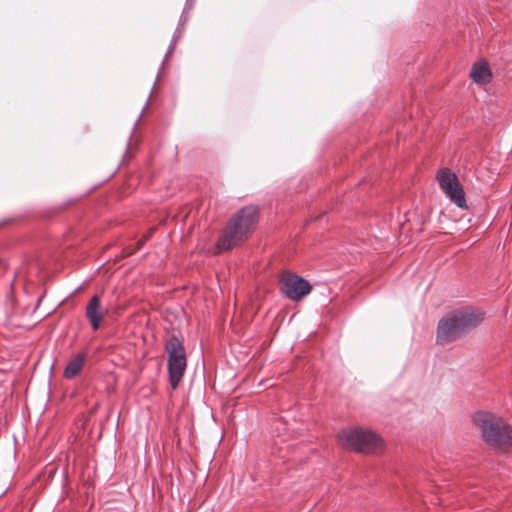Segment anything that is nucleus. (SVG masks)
Listing matches in <instances>:
<instances>
[{
  "label": "nucleus",
  "mask_w": 512,
  "mask_h": 512,
  "mask_svg": "<svg viewBox=\"0 0 512 512\" xmlns=\"http://www.w3.org/2000/svg\"><path fill=\"white\" fill-rule=\"evenodd\" d=\"M257 219V207L247 206L241 209L226 226L218 240V252L227 251L246 239L255 229Z\"/></svg>",
  "instance_id": "f03ea898"
},
{
  "label": "nucleus",
  "mask_w": 512,
  "mask_h": 512,
  "mask_svg": "<svg viewBox=\"0 0 512 512\" xmlns=\"http://www.w3.org/2000/svg\"><path fill=\"white\" fill-rule=\"evenodd\" d=\"M280 288L283 294L293 301L302 299L312 290V286L307 280L292 273L282 274Z\"/></svg>",
  "instance_id": "0eeeda50"
},
{
  "label": "nucleus",
  "mask_w": 512,
  "mask_h": 512,
  "mask_svg": "<svg viewBox=\"0 0 512 512\" xmlns=\"http://www.w3.org/2000/svg\"><path fill=\"white\" fill-rule=\"evenodd\" d=\"M339 444L349 450L377 453L382 449V440L377 434L362 429H344L338 434Z\"/></svg>",
  "instance_id": "20e7f679"
},
{
  "label": "nucleus",
  "mask_w": 512,
  "mask_h": 512,
  "mask_svg": "<svg viewBox=\"0 0 512 512\" xmlns=\"http://www.w3.org/2000/svg\"><path fill=\"white\" fill-rule=\"evenodd\" d=\"M86 359H87V354L85 352H79L78 354H76L68 362V364L64 370V376L67 379H72V378L76 377L82 370Z\"/></svg>",
  "instance_id": "1a4fd4ad"
},
{
  "label": "nucleus",
  "mask_w": 512,
  "mask_h": 512,
  "mask_svg": "<svg viewBox=\"0 0 512 512\" xmlns=\"http://www.w3.org/2000/svg\"><path fill=\"white\" fill-rule=\"evenodd\" d=\"M187 20H188V16H187V14H185V11H184L182 13V15L180 16L178 27L183 29V27H184L185 23L187 22Z\"/></svg>",
  "instance_id": "9b49d317"
},
{
  "label": "nucleus",
  "mask_w": 512,
  "mask_h": 512,
  "mask_svg": "<svg viewBox=\"0 0 512 512\" xmlns=\"http://www.w3.org/2000/svg\"><path fill=\"white\" fill-rule=\"evenodd\" d=\"M181 33H182V28L177 27V29L172 37L173 43H176L178 41V39L181 37Z\"/></svg>",
  "instance_id": "f8f14e48"
},
{
  "label": "nucleus",
  "mask_w": 512,
  "mask_h": 512,
  "mask_svg": "<svg viewBox=\"0 0 512 512\" xmlns=\"http://www.w3.org/2000/svg\"><path fill=\"white\" fill-rule=\"evenodd\" d=\"M107 310L101 306V300L98 295H94L86 306V318L91 324L93 330H98Z\"/></svg>",
  "instance_id": "6e6552de"
},
{
  "label": "nucleus",
  "mask_w": 512,
  "mask_h": 512,
  "mask_svg": "<svg viewBox=\"0 0 512 512\" xmlns=\"http://www.w3.org/2000/svg\"><path fill=\"white\" fill-rule=\"evenodd\" d=\"M440 188L445 195L459 208L466 207L465 193L455 173L447 168L441 169L437 174Z\"/></svg>",
  "instance_id": "423d86ee"
},
{
  "label": "nucleus",
  "mask_w": 512,
  "mask_h": 512,
  "mask_svg": "<svg viewBox=\"0 0 512 512\" xmlns=\"http://www.w3.org/2000/svg\"><path fill=\"white\" fill-rule=\"evenodd\" d=\"M483 319V313L473 309L451 313L438 323L437 342L446 344L457 339L465 331L477 326Z\"/></svg>",
  "instance_id": "7ed1b4c3"
},
{
  "label": "nucleus",
  "mask_w": 512,
  "mask_h": 512,
  "mask_svg": "<svg viewBox=\"0 0 512 512\" xmlns=\"http://www.w3.org/2000/svg\"><path fill=\"white\" fill-rule=\"evenodd\" d=\"M470 77L478 84H484L490 81L492 74L487 64L475 63L470 71Z\"/></svg>",
  "instance_id": "9d476101"
},
{
  "label": "nucleus",
  "mask_w": 512,
  "mask_h": 512,
  "mask_svg": "<svg viewBox=\"0 0 512 512\" xmlns=\"http://www.w3.org/2000/svg\"><path fill=\"white\" fill-rule=\"evenodd\" d=\"M280 425L283 426V428L277 427L279 435L281 434V430H286V423L280 422Z\"/></svg>",
  "instance_id": "4468645a"
},
{
  "label": "nucleus",
  "mask_w": 512,
  "mask_h": 512,
  "mask_svg": "<svg viewBox=\"0 0 512 512\" xmlns=\"http://www.w3.org/2000/svg\"><path fill=\"white\" fill-rule=\"evenodd\" d=\"M144 110H145V107H143V109L141 110V114L139 115V118L142 116V114L144 113Z\"/></svg>",
  "instance_id": "2eb2a0df"
},
{
  "label": "nucleus",
  "mask_w": 512,
  "mask_h": 512,
  "mask_svg": "<svg viewBox=\"0 0 512 512\" xmlns=\"http://www.w3.org/2000/svg\"><path fill=\"white\" fill-rule=\"evenodd\" d=\"M175 45H176V43H173V42L171 41V43H170V45H169V47H168V51H167V53H166V57H168V56L173 52V50H174V48H175Z\"/></svg>",
  "instance_id": "ddd939ff"
},
{
  "label": "nucleus",
  "mask_w": 512,
  "mask_h": 512,
  "mask_svg": "<svg viewBox=\"0 0 512 512\" xmlns=\"http://www.w3.org/2000/svg\"><path fill=\"white\" fill-rule=\"evenodd\" d=\"M165 351L168 354L169 379L173 389H175L186 369V353L182 339L172 335L165 344Z\"/></svg>",
  "instance_id": "39448f33"
},
{
  "label": "nucleus",
  "mask_w": 512,
  "mask_h": 512,
  "mask_svg": "<svg viewBox=\"0 0 512 512\" xmlns=\"http://www.w3.org/2000/svg\"><path fill=\"white\" fill-rule=\"evenodd\" d=\"M472 422L487 445L497 449L512 446V429L496 414L478 411L473 414Z\"/></svg>",
  "instance_id": "f257e3e1"
}]
</instances>
